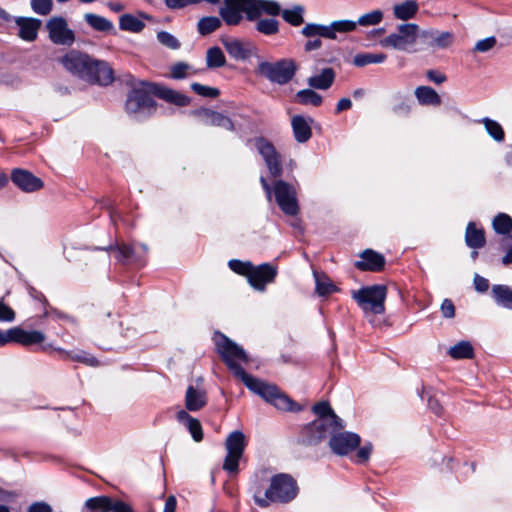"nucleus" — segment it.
Listing matches in <instances>:
<instances>
[{
    "mask_svg": "<svg viewBox=\"0 0 512 512\" xmlns=\"http://www.w3.org/2000/svg\"><path fill=\"white\" fill-rule=\"evenodd\" d=\"M214 340L216 351L223 362L233 373V376L241 380L247 389L280 411L299 412L302 410V407L292 400L276 384L268 383L248 374L244 368L237 363V360L248 363V356L245 350L236 342L232 341L221 332L215 333Z\"/></svg>",
    "mask_w": 512,
    "mask_h": 512,
    "instance_id": "1",
    "label": "nucleus"
},
{
    "mask_svg": "<svg viewBox=\"0 0 512 512\" xmlns=\"http://www.w3.org/2000/svg\"><path fill=\"white\" fill-rule=\"evenodd\" d=\"M246 13L249 20H257L262 13L278 15L292 26H299L304 22V7L297 5L291 9H280L277 2L268 0H224V6L220 9L222 19L228 25H237L242 20L241 13Z\"/></svg>",
    "mask_w": 512,
    "mask_h": 512,
    "instance_id": "2",
    "label": "nucleus"
},
{
    "mask_svg": "<svg viewBox=\"0 0 512 512\" xmlns=\"http://www.w3.org/2000/svg\"><path fill=\"white\" fill-rule=\"evenodd\" d=\"M356 29V23L352 20H337L329 25L307 23L301 33L309 40L305 43L304 49L307 52L317 50L322 46L320 37L334 40L337 33H347Z\"/></svg>",
    "mask_w": 512,
    "mask_h": 512,
    "instance_id": "3",
    "label": "nucleus"
},
{
    "mask_svg": "<svg viewBox=\"0 0 512 512\" xmlns=\"http://www.w3.org/2000/svg\"><path fill=\"white\" fill-rule=\"evenodd\" d=\"M298 493L296 481L289 474H276L270 480V486L264 497L254 495L255 503L262 508L268 507L270 502L288 503Z\"/></svg>",
    "mask_w": 512,
    "mask_h": 512,
    "instance_id": "4",
    "label": "nucleus"
},
{
    "mask_svg": "<svg viewBox=\"0 0 512 512\" xmlns=\"http://www.w3.org/2000/svg\"><path fill=\"white\" fill-rule=\"evenodd\" d=\"M143 83L148 82L129 76L132 89L127 97L126 111L136 118L150 115L156 109V103L152 98L154 94Z\"/></svg>",
    "mask_w": 512,
    "mask_h": 512,
    "instance_id": "5",
    "label": "nucleus"
},
{
    "mask_svg": "<svg viewBox=\"0 0 512 512\" xmlns=\"http://www.w3.org/2000/svg\"><path fill=\"white\" fill-rule=\"evenodd\" d=\"M297 64L291 58H283L275 62L259 59L255 68V73L267 79L271 83L285 85L295 76Z\"/></svg>",
    "mask_w": 512,
    "mask_h": 512,
    "instance_id": "6",
    "label": "nucleus"
},
{
    "mask_svg": "<svg viewBox=\"0 0 512 512\" xmlns=\"http://www.w3.org/2000/svg\"><path fill=\"white\" fill-rule=\"evenodd\" d=\"M421 29L415 23L399 24L396 30L379 42L383 48H390L402 52H416L417 40L420 38Z\"/></svg>",
    "mask_w": 512,
    "mask_h": 512,
    "instance_id": "7",
    "label": "nucleus"
},
{
    "mask_svg": "<svg viewBox=\"0 0 512 512\" xmlns=\"http://www.w3.org/2000/svg\"><path fill=\"white\" fill-rule=\"evenodd\" d=\"M352 299L364 312L382 314L385 312V299L387 288L384 285L365 286L359 290H352Z\"/></svg>",
    "mask_w": 512,
    "mask_h": 512,
    "instance_id": "8",
    "label": "nucleus"
},
{
    "mask_svg": "<svg viewBox=\"0 0 512 512\" xmlns=\"http://www.w3.org/2000/svg\"><path fill=\"white\" fill-rule=\"evenodd\" d=\"M93 62L94 59L90 56L75 50L70 51L60 59V63L68 72L87 81L92 75Z\"/></svg>",
    "mask_w": 512,
    "mask_h": 512,
    "instance_id": "9",
    "label": "nucleus"
},
{
    "mask_svg": "<svg viewBox=\"0 0 512 512\" xmlns=\"http://www.w3.org/2000/svg\"><path fill=\"white\" fill-rule=\"evenodd\" d=\"M275 200L280 209L289 216H295L299 212L297 192L291 184L278 180L273 186Z\"/></svg>",
    "mask_w": 512,
    "mask_h": 512,
    "instance_id": "10",
    "label": "nucleus"
},
{
    "mask_svg": "<svg viewBox=\"0 0 512 512\" xmlns=\"http://www.w3.org/2000/svg\"><path fill=\"white\" fill-rule=\"evenodd\" d=\"M49 39L57 45L70 46L75 41V34L68 26L65 18L61 16L51 17L46 22Z\"/></svg>",
    "mask_w": 512,
    "mask_h": 512,
    "instance_id": "11",
    "label": "nucleus"
},
{
    "mask_svg": "<svg viewBox=\"0 0 512 512\" xmlns=\"http://www.w3.org/2000/svg\"><path fill=\"white\" fill-rule=\"evenodd\" d=\"M328 435L329 426H325L320 420H314L301 429L297 443L306 447L316 446L326 439Z\"/></svg>",
    "mask_w": 512,
    "mask_h": 512,
    "instance_id": "12",
    "label": "nucleus"
},
{
    "mask_svg": "<svg viewBox=\"0 0 512 512\" xmlns=\"http://www.w3.org/2000/svg\"><path fill=\"white\" fill-rule=\"evenodd\" d=\"M361 443V438L354 432L333 433L329 439L331 451L339 456H344L356 449Z\"/></svg>",
    "mask_w": 512,
    "mask_h": 512,
    "instance_id": "13",
    "label": "nucleus"
},
{
    "mask_svg": "<svg viewBox=\"0 0 512 512\" xmlns=\"http://www.w3.org/2000/svg\"><path fill=\"white\" fill-rule=\"evenodd\" d=\"M255 147L263 157L271 175L274 177L280 176L282 173L280 154L272 143L264 138H258L255 140Z\"/></svg>",
    "mask_w": 512,
    "mask_h": 512,
    "instance_id": "14",
    "label": "nucleus"
},
{
    "mask_svg": "<svg viewBox=\"0 0 512 512\" xmlns=\"http://www.w3.org/2000/svg\"><path fill=\"white\" fill-rule=\"evenodd\" d=\"M276 274V266L270 263H263L257 266L252 264L248 272L247 279L253 288L257 290H264L265 286L274 280Z\"/></svg>",
    "mask_w": 512,
    "mask_h": 512,
    "instance_id": "15",
    "label": "nucleus"
},
{
    "mask_svg": "<svg viewBox=\"0 0 512 512\" xmlns=\"http://www.w3.org/2000/svg\"><path fill=\"white\" fill-rule=\"evenodd\" d=\"M420 39L431 50H444L450 48L454 43V34L449 31L436 29L421 30Z\"/></svg>",
    "mask_w": 512,
    "mask_h": 512,
    "instance_id": "16",
    "label": "nucleus"
},
{
    "mask_svg": "<svg viewBox=\"0 0 512 512\" xmlns=\"http://www.w3.org/2000/svg\"><path fill=\"white\" fill-rule=\"evenodd\" d=\"M11 180L26 193L38 191L43 187V181L25 169H14L11 173Z\"/></svg>",
    "mask_w": 512,
    "mask_h": 512,
    "instance_id": "17",
    "label": "nucleus"
},
{
    "mask_svg": "<svg viewBox=\"0 0 512 512\" xmlns=\"http://www.w3.org/2000/svg\"><path fill=\"white\" fill-rule=\"evenodd\" d=\"M221 43L228 54L236 60H246L255 51V47L252 44L236 38H222Z\"/></svg>",
    "mask_w": 512,
    "mask_h": 512,
    "instance_id": "18",
    "label": "nucleus"
},
{
    "mask_svg": "<svg viewBox=\"0 0 512 512\" xmlns=\"http://www.w3.org/2000/svg\"><path fill=\"white\" fill-rule=\"evenodd\" d=\"M7 336L10 337L11 343H18L23 346L39 344L45 340V335L41 331H26L21 327H13L8 329Z\"/></svg>",
    "mask_w": 512,
    "mask_h": 512,
    "instance_id": "19",
    "label": "nucleus"
},
{
    "mask_svg": "<svg viewBox=\"0 0 512 512\" xmlns=\"http://www.w3.org/2000/svg\"><path fill=\"white\" fill-rule=\"evenodd\" d=\"M148 87L154 95L164 99L165 101L175 104L177 106H186L189 104V98L175 90L167 88L165 86L158 85L156 83H143Z\"/></svg>",
    "mask_w": 512,
    "mask_h": 512,
    "instance_id": "20",
    "label": "nucleus"
},
{
    "mask_svg": "<svg viewBox=\"0 0 512 512\" xmlns=\"http://www.w3.org/2000/svg\"><path fill=\"white\" fill-rule=\"evenodd\" d=\"M15 23L18 26V36L28 42H32L37 38L38 31L41 27V21L31 17H17Z\"/></svg>",
    "mask_w": 512,
    "mask_h": 512,
    "instance_id": "21",
    "label": "nucleus"
},
{
    "mask_svg": "<svg viewBox=\"0 0 512 512\" xmlns=\"http://www.w3.org/2000/svg\"><path fill=\"white\" fill-rule=\"evenodd\" d=\"M207 393L205 390L197 389L193 385H189L185 393L186 411L196 412L207 404Z\"/></svg>",
    "mask_w": 512,
    "mask_h": 512,
    "instance_id": "22",
    "label": "nucleus"
},
{
    "mask_svg": "<svg viewBox=\"0 0 512 512\" xmlns=\"http://www.w3.org/2000/svg\"><path fill=\"white\" fill-rule=\"evenodd\" d=\"M176 419L187 428L195 442H201L203 440V429L198 419L192 417L186 410L178 411L176 413Z\"/></svg>",
    "mask_w": 512,
    "mask_h": 512,
    "instance_id": "23",
    "label": "nucleus"
},
{
    "mask_svg": "<svg viewBox=\"0 0 512 512\" xmlns=\"http://www.w3.org/2000/svg\"><path fill=\"white\" fill-rule=\"evenodd\" d=\"M313 277L315 280V293L319 297H328L340 291V288L332 282L326 273L313 268Z\"/></svg>",
    "mask_w": 512,
    "mask_h": 512,
    "instance_id": "24",
    "label": "nucleus"
},
{
    "mask_svg": "<svg viewBox=\"0 0 512 512\" xmlns=\"http://www.w3.org/2000/svg\"><path fill=\"white\" fill-rule=\"evenodd\" d=\"M113 80V70L109 64L104 61L94 59L92 75L88 81L95 82L100 85H109Z\"/></svg>",
    "mask_w": 512,
    "mask_h": 512,
    "instance_id": "25",
    "label": "nucleus"
},
{
    "mask_svg": "<svg viewBox=\"0 0 512 512\" xmlns=\"http://www.w3.org/2000/svg\"><path fill=\"white\" fill-rule=\"evenodd\" d=\"M310 123H312L311 118H304L300 115L292 117L291 125L294 137L298 142L304 143L310 139L312 135Z\"/></svg>",
    "mask_w": 512,
    "mask_h": 512,
    "instance_id": "26",
    "label": "nucleus"
},
{
    "mask_svg": "<svg viewBox=\"0 0 512 512\" xmlns=\"http://www.w3.org/2000/svg\"><path fill=\"white\" fill-rule=\"evenodd\" d=\"M419 10L418 3L415 0H406L396 3L392 7L393 16L397 20L408 21L413 19Z\"/></svg>",
    "mask_w": 512,
    "mask_h": 512,
    "instance_id": "27",
    "label": "nucleus"
},
{
    "mask_svg": "<svg viewBox=\"0 0 512 512\" xmlns=\"http://www.w3.org/2000/svg\"><path fill=\"white\" fill-rule=\"evenodd\" d=\"M491 296L498 306L512 310L511 287L503 284H495L491 288Z\"/></svg>",
    "mask_w": 512,
    "mask_h": 512,
    "instance_id": "28",
    "label": "nucleus"
},
{
    "mask_svg": "<svg viewBox=\"0 0 512 512\" xmlns=\"http://www.w3.org/2000/svg\"><path fill=\"white\" fill-rule=\"evenodd\" d=\"M335 79V72L332 68H325L319 74L308 78L307 83L314 89L327 90Z\"/></svg>",
    "mask_w": 512,
    "mask_h": 512,
    "instance_id": "29",
    "label": "nucleus"
},
{
    "mask_svg": "<svg viewBox=\"0 0 512 512\" xmlns=\"http://www.w3.org/2000/svg\"><path fill=\"white\" fill-rule=\"evenodd\" d=\"M98 252H105L108 254H115L116 256H130L132 254H144L148 253V248L145 245H128V244H118L116 246H110L108 248H99Z\"/></svg>",
    "mask_w": 512,
    "mask_h": 512,
    "instance_id": "30",
    "label": "nucleus"
},
{
    "mask_svg": "<svg viewBox=\"0 0 512 512\" xmlns=\"http://www.w3.org/2000/svg\"><path fill=\"white\" fill-rule=\"evenodd\" d=\"M414 94L418 102L422 105L439 106L442 102L439 94L429 86L417 87Z\"/></svg>",
    "mask_w": 512,
    "mask_h": 512,
    "instance_id": "31",
    "label": "nucleus"
},
{
    "mask_svg": "<svg viewBox=\"0 0 512 512\" xmlns=\"http://www.w3.org/2000/svg\"><path fill=\"white\" fill-rule=\"evenodd\" d=\"M225 446L228 453L243 455L246 447L244 433L239 430L231 432L226 439Z\"/></svg>",
    "mask_w": 512,
    "mask_h": 512,
    "instance_id": "32",
    "label": "nucleus"
},
{
    "mask_svg": "<svg viewBox=\"0 0 512 512\" xmlns=\"http://www.w3.org/2000/svg\"><path fill=\"white\" fill-rule=\"evenodd\" d=\"M294 101L300 105L318 107L322 104L323 98L313 89H302L295 94Z\"/></svg>",
    "mask_w": 512,
    "mask_h": 512,
    "instance_id": "33",
    "label": "nucleus"
},
{
    "mask_svg": "<svg viewBox=\"0 0 512 512\" xmlns=\"http://www.w3.org/2000/svg\"><path fill=\"white\" fill-rule=\"evenodd\" d=\"M448 354L454 360L472 359L474 358V348L469 341L462 340L451 346Z\"/></svg>",
    "mask_w": 512,
    "mask_h": 512,
    "instance_id": "34",
    "label": "nucleus"
},
{
    "mask_svg": "<svg viewBox=\"0 0 512 512\" xmlns=\"http://www.w3.org/2000/svg\"><path fill=\"white\" fill-rule=\"evenodd\" d=\"M465 239L467 245L470 247H482L485 243L484 231L476 228L475 224L470 222L466 228Z\"/></svg>",
    "mask_w": 512,
    "mask_h": 512,
    "instance_id": "35",
    "label": "nucleus"
},
{
    "mask_svg": "<svg viewBox=\"0 0 512 512\" xmlns=\"http://www.w3.org/2000/svg\"><path fill=\"white\" fill-rule=\"evenodd\" d=\"M112 497L96 496L85 501V508L89 512H110Z\"/></svg>",
    "mask_w": 512,
    "mask_h": 512,
    "instance_id": "36",
    "label": "nucleus"
},
{
    "mask_svg": "<svg viewBox=\"0 0 512 512\" xmlns=\"http://www.w3.org/2000/svg\"><path fill=\"white\" fill-rule=\"evenodd\" d=\"M495 233L508 235L512 231V218L506 213H498L492 220Z\"/></svg>",
    "mask_w": 512,
    "mask_h": 512,
    "instance_id": "37",
    "label": "nucleus"
},
{
    "mask_svg": "<svg viewBox=\"0 0 512 512\" xmlns=\"http://www.w3.org/2000/svg\"><path fill=\"white\" fill-rule=\"evenodd\" d=\"M387 59L384 53H359L353 58V64L358 67H363L368 64H379L385 62Z\"/></svg>",
    "mask_w": 512,
    "mask_h": 512,
    "instance_id": "38",
    "label": "nucleus"
},
{
    "mask_svg": "<svg viewBox=\"0 0 512 512\" xmlns=\"http://www.w3.org/2000/svg\"><path fill=\"white\" fill-rule=\"evenodd\" d=\"M355 267L360 271L380 272L385 267V258H361Z\"/></svg>",
    "mask_w": 512,
    "mask_h": 512,
    "instance_id": "39",
    "label": "nucleus"
},
{
    "mask_svg": "<svg viewBox=\"0 0 512 512\" xmlns=\"http://www.w3.org/2000/svg\"><path fill=\"white\" fill-rule=\"evenodd\" d=\"M84 18L95 30L107 32L113 29V23L102 16L93 13H86Z\"/></svg>",
    "mask_w": 512,
    "mask_h": 512,
    "instance_id": "40",
    "label": "nucleus"
},
{
    "mask_svg": "<svg viewBox=\"0 0 512 512\" xmlns=\"http://www.w3.org/2000/svg\"><path fill=\"white\" fill-rule=\"evenodd\" d=\"M119 26L122 30L130 32H140L144 28V23L131 14H124L120 17Z\"/></svg>",
    "mask_w": 512,
    "mask_h": 512,
    "instance_id": "41",
    "label": "nucleus"
},
{
    "mask_svg": "<svg viewBox=\"0 0 512 512\" xmlns=\"http://www.w3.org/2000/svg\"><path fill=\"white\" fill-rule=\"evenodd\" d=\"M312 411L315 415H317L316 420L322 421V424L325 426H329L328 420L331 418L334 413L328 401H321L313 405Z\"/></svg>",
    "mask_w": 512,
    "mask_h": 512,
    "instance_id": "42",
    "label": "nucleus"
},
{
    "mask_svg": "<svg viewBox=\"0 0 512 512\" xmlns=\"http://www.w3.org/2000/svg\"><path fill=\"white\" fill-rule=\"evenodd\" d=\"M225 63V56L219 47H212L207 50L206 64L209 68L222 67Z\"/></svg>",
    "mask_w": 512,
    "mask_h": 512,
    "instance_id": "43",
    "label": "nucleus"
},
{
    "mask_svg": "<svg viewBox=\"0 0 512 512\" xmlns=\"http://www.w3.org/2000/svg\"><path fill=\"white\" fill-rule=\"evenodd\" d=\"M384 18V13L382 10L376 9L369 11L358 18V21L355 22L356 25L359 24L361 26H375L382 22Z\"/></svg>",
    "mask_w": 512,
    "mask_h": 512,
    "instance_id": "44",
    "label": "nucleus"
},
{
    "mask_svg": "<svg viewBox=\"0 0 512 512\" xmlns=\"http://www.w3.org/2000/svg\"><path fill=\"white\" fill-rule=\"evenodd\" d=\"M221 26V20L217 17H204L198 22V31L202 35H207Z\"/></svg>",
    "mask_w": 512,
    "mask_h": 512,
    "instance_id": "45",
    "label": "nucleus"
},
{
    "mask_svg": "<svg viewBox=\"0 0 512 512\" xmlns=\"http://www.w3.org/2000/svg\"><path fill=\"white\" fill-rule=\"evenodd\" d=\"M256 29L264 35H274L279 31V23L275 19H258L256 22Z\"/></svg>",
    "mask_w": 512,
    "mask_h": 512,
    "instance_id": "46",
    "label": "nucleus"
},
{
    "mask_svg": "<svg viewBox=\"0 0 512 512\" xmlns=\"http://www.w3.org/2000/svg\"><path fill=\"white\" fill-rule=\"evenodd\" d=\"M482 123L486 129V131L488 132V134L496 141H503L504 140V137H505V134H504V130L502 129L501 125L492 120V119H489V118H484L482 120Z\"/></svg>",
    "mask_w": 512,
    "mask_h": 512,
    "instance_id": "47",
    "label": "nucleus"
},
{
    "mask_svg": "<svg viewBox=\"0 0 512 512\" xmlns=\"http://www.w3.org/2000/svg\"><path fill=\"white\" fill-rule=\"evenodd\" d=\"M242 455L228 453L224 459L223 469L229 474H237L239 470V460Z\"/></svg>",
    "mask_w": 512,
    "mask_h": 512,
    "instance_id": "48",
    "label": "nucleus"
},
{
    "mask_svg": "<svg viewBox=\"0 0 512 512\" xmlns=\"http://www.w3.org/2000/svg\"><path fill=\"white\" fill-rule=\"evenodd\" d=\"M209 121L210 124L222 127L226 130L231 131L234 128L232 121L218 112H211L209 115Z\"/></svg>",
    "mask_w": 512,
    "mask_h": 512,
    "instance_id": "49",
    "label": "nucleus"
},
{
    "mask_svg": "<svg viewBox=\"0 0 512 512\" xmlns=\"http://www.w3.org/2000/svg\"><path fill=\"white\" fill-rule=\"evenodd\" d=\"M52 0H31L32 10L39 15H48L52 11Z\"/></svg>",
    "mask_w": 512,
    "mask_h": 512,
    "instance_id": "50",
    "label": "nucleus"
},
{
    "mask_svg": "<svg viewBox=\"0 0 512 512\" xmlns=\"http://www.w3.org/2000/svg\"><path fill=\"white\" fill-rule=\"evenodd\" d=\"M228 266L229 268L240 274V275H244L247 277L248 275V272L252 266V263L247 261V262H243L239 259H235V258H232L229 262H228Z\"/></svg>",
    "mask_w": 512,
    "mask_h": 512,
    "instance_id": "51",
    "label": "nucleus"
},
{
    "mask_svg": "<svg viewBox=\"0 0 512 512\" xmlns=\"http://www.w3.org/2000/svg\"><path fill=\"white\" fill-rule=\"evenodd\" d=\"M191 89L201 95V96H205V97H217L219 95V90L216 89V88H213V87H209V86H205V85H202V84H199V83H192L191 84Z\"/></svg>",
    "mask_w": 512,
    "mask_h": 512,
    "instance_id": "52",
    "label": "nucleus"
},
{
    "mask_svg": "<svg viewBox=\"0 0 512 512\" xmlns=\"http://www.w3.org/2000/svg\"><path fill=\"white\" fill-rule=\"evenodd\" d=\"M496 45V38L494 36L487 37L485 39L479 40L476 42L474 46V51L485 53Z\"/></svg>",
    "mask_w": 512,
    "mask_h": 512,
    "instance_id": "53",
    "label": "nucleus"
},
{
    "mask_svg": "<svg viewBox=\"0 0 512 512\" xmlns=\"http://www.w3.org/2000/svg\"><path fill=\"white\" fill-rule=\"evenodd\" d=\"M157 39L161 44H163L171 49H176L179 47V43H178L177 39L172 34H170L168 32H165V31L159 32L157 34Z\"/></svg>",
    "mask_w": 512,
    "mask_h": 512,
    "instance_id": "54",
    "label": "nucleus"
},
{
    "mask_svg": "<svg viewBox=\"0 0 512 512\" xmlns=\"http://www.w3.org/2000/svg\"><path fill=\"white\" fill-rule=\"evenodd\" d=\"M190 66L186 63H176L171 67V77L174 79L185 78L189 73Z\"/></svg>",
    "mask_w": 512,
    "mask_h": 512,
    "instance_id": "55",
    "label": "nucleus"
},
{
    "mask_svg": "<svg viewBox=\"0 0 512 512\" xmlns=\"http://www.w3.org/2000/svg\"><path fill=\"white\" fill-rule=\"evenodd\" d=\"M329 423V435L331 436L333 433L342 432L345 428L344 421L335 414V412L332 414L331 418L328 420Z\"/></svg>",
    "mask_w": 512,
    "mask_h": 512,
    "instance_id": "56",
    "label": "nucleus"
},
{
    "mask_svg": "<svg viewBox=\"0 0 512 512\" xmlns=\"http://www.w3.org/2000/svg\"><path fill=\"white\" fill-rule=\"evenodd\" d=\"M15 319V312L11 307L0 300V322H12Z\"/></svg>",
    "mask_w": 512,
    "mask_h": 512,
    "instance_id": "57",
    "label": "nucleus"
},
{
    "mask_svg": "<svg viewBox=\"0 0 512 512\" xmlns=\"http://www.w3.org/2000/svg\"><path fill=\"white\" fill-rule=\"evenodd\" d=\"M372 452V444L367 443L364 446L360 447L356 454V463L363 464L367 462L370 458Z\"/></svg>",
    "mask_w": 512,
    "mask_h": 512,
    "instance_id": "58",
    "label": "nucleus"
},
{
    "mask_svg": "<svg viewBox=\"0 0 512 512\" xmlns=\"http://www.w3.org/2000/svg\"><path fill=\"white\" fill-rule=\"evenodd\" d=\"M440 310L444 318L452 319L455 317V306L452 300L448 298L443 300Z\"/></svg>",
    "mask_w": 512,
    "mask_h": 512,
    "instance_id": "59",
    "label": "nucleus"
},
{
    "mask_svg": "<svg viewBox=\"0 0 512 512\" xmlns=\"http://www.w3.org/2000/svg\"><path fill=\"white\" fill-rule=\"evenodd\" d=\"M110 512H134L131 505L120 500L112 498Z\"/></svg>",
    "mask_w": 512,
    "mask_h": 512,
    "instance_id": "60",
    "label": "nucleus"
},
{
    "mask_svg": "<svg viewBox=\"0 0 512 512\" xmlns=\"http://www.w3.org/2000/svg\"><path fill=\"white\" fill-rule=\"evenodd\" d=\"M473 282L475 290L479 293H484L489 289V281L479 274H475Z\"/></svg>",
    "mask_w": 512,
    "mask_h": 512,
    "instance_id": "61",
    "label": "nucleus"
},
{
    "mask_svg": "<svg viewBox=\"0 0 512 512\" xmlns=\"http://www.w3.org/2000/svg\"><path fill=\"white\" fill-rule=\"evenodd\" d=\"M426 77L431 81V82H434L436 84H442L446 81V76L445 74H443L442 72L438 71V70H428L426 72Z\"/></svg>",
    "mask_w": 512,
    "mask_h": 512,
    "instance_id": "62",
    "label": "nucleus"
},
{
    "mask_svg": "<svg viewBox=\"0 0 512 512\" xmlns=\"http://www.w3.org/2000/svg\"><path fill=\"white\" fill-rule=\"evenodd\" d=\"M27 290H28V294L35 300H38L40 302L43 303L44 307H48L49 306V303L46 299V297L44 296V294L37 290L36 288H34L33 286H28L27 287Z\"/></svg>",
    "mask_w": 512,
    "mask_h": 512,
    "instance_id": "63",
    "label": "nucleus"
},
{
    "mask_svg": "<svg viewBox=\"0 0 512 512\" xmlns=\"http://www.w3.org/2000/svg\"><path fill=\"white\" fill-rule=\"evenodd\" d=\"M28 512H52V508L46 502H34L29 506Z\"/></svg>",
    "mask_w": 512,
    "mask_h": 512,
    "instance_id": "64",
    "label": "nucleus"
}]
</instances>
